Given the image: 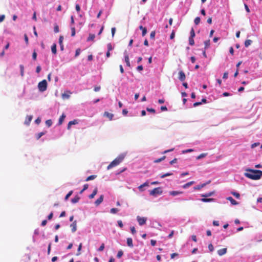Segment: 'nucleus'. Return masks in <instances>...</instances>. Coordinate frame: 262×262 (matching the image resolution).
<instances>
[{
  "mask_svg": "<svg viewBox=\"0 0 262 262\" xmlns=\"http://www.w3.org/2000/svg\"><path fill=\"white\" fill-rule=\"evenodd\" d=\"M249 172L245 173V176L252 180H257L262 176V171L259 170H248Z\"/></svg>",
  "mask_w": 262,
  "mask_h": 262,
  "instance_id": "1",
  "label": "nucleus"
},
{
  "mask_svg": "<svg viewBox=\"0 0 262 262\" xmlns=\"http://www.w3.org/2000/svg\"><path fill=\"white\" fill-rule=\"evenodd\" d=\"M125 155L121 154L115 158L107 166V169H110L119 165L124 159Z\"/></svg>",
  "mask_w": 262,
  "mask_h": 262,
  "instance_id": "2",
  "label": "nucleus"
},
{
  "mask_svg": "<svg viewBox=\"0 0 262 262\" xmlns=\"http://www.w3.org/2000/svg\"><path fill=\"white\" fill-rule=\"evenodd\" d=\"M38 88L40 92H44L47 88V82L46 80L44 79L39 82L38 84Z\"/></svg>",
  "mask_w": 262,
  "mask_h": 262,
  "instance_id": "3",
  "label": "nucleus"
},
{
  "mask_svg": "<svg viewBox=\"0 0 262 262\" xmlns=\"http://www.w3.org/2000/svg\"><path fill=\"white\" fill-rule=\"evenodd\" d=\"M163 191L161 187H157L150 191L149 194L152 196H156L157 195H160L162 193Z\"/></svg>",
  "mask_w": 262,
  "mask_h": 262,
  "instance_id": "4",
  "label": "nucleus"
},
{
  "mask_svg": "<svg viewBox=\"0 0 262 262\" xmlns=\"http://www.w3.org/2000/svg\"><path fill=\"white\" fill-rule=\"evenodd\" d=\"M138 222L140 226H142L146 223L147 218L145 217H140L138 216L137 217Z\"/></svg>",
  "mask_w": 262,
  "mask_h": 262,
  "instance_id": "5",
  "label": "nucleus"
},
{
  "mask_svg": "<svg viewBox=\"0 0 262 262\" xmlns=\"http://www.w3.org/2000/svg\"><path fill=\"white\" fill-rule=\"evenodd\" d=\"M185 78H186V76H185L184 72L182 70L179 71V79L181 81H183L185 80Z\"/></svg>",
  "mask_w": 262,
  "mask_h": 262,
  "instance_id": "6",
  "label": "nucleus"
},
{
  "mask_svg": "<svg viewBox=\"0 0 262 262\" xmlns=\"http://www.w3.org/2000/svg\"><path fill=\"white\" fill-rule=\"evenodd\" d=\"M103 195H101L100 196L95 202V205L97 206H99L103 202Z\"/></svg>",
  "mask_w": 262,
  "mask_h": 262,
  "instance_id": "7",
  "label": "nucleus"
},
{
  "mask_svg": "<svg viewBox=\"0 0 262 262\" xmlns=\"http://www.w3.org/2000/svg\"><path fill=\"white\" fill-rule=\"evenodd\" d=\"M70 227L71 228L72 232H75L77 230V221H74L73 222V223L70 225Z\"/></svg>",
  "mask_w": 262,
  "mask_h": 262,
  "instance_id": "8",
  "label": "nucleus"
},
{
  "mask_svg": "<svg viewBox=\"0 0 262 262\" xmlns=\"http://www.w3.org/2000/svg\"><path fill=\"white\" fill-rule=\"evenodd\" d=\"M78 121L77 120H73L69 122L67 126L68 129H70L72 125H75L78 124Z\"/></svg>",
  "mask_w": 262,
  "mask_h": 262,
  "instance_id": "9",
  "label": "nucleus"
},
{
  "mask_svg": "<svg viewBox=\"0 0 262 262\" xmlns=\"http://www.w3.org/2000/svg\"><path fill=\"white\" fill-rule=\"evenodd\" d=\"M227 248H223L217 251V253L220 256H222L227 253Z\"/></svg>",
  "mask_w": 262,
  "mask_h": 262,
  "instance_id": "10",
  "label": "nucleus"
},
{
  "mask_svg": "<svg viewBox=\"0 0 262 262\" xmlns=\"http://www.w3.org/2000/svg\"><path fill=\"white\" fill-rule=\"evenodd\" d=\"M63 36H60L59 38V43L60 45V49L61 51L63 50L64 47L63 45Z\"/></svg>",
  "mask_w": 262,
  "mask_h": 262,
  "instance_id": "11",
  "label": "nucleus"
},
{
  "mask_svg": "<svg viewBox=\"0 0 262 262\" xmlns=\"http://www.w3.org/2000/svg\"><path fill=\"white\" fill-rule=\"evenodd\" d=\"M32 119V116H27L26 120L25 121V124L29 125L30 124V122L31 121Z\"/></svg>",
  "mask_w": 262,
  "mask_h": 262,
  "instance_id": "12",
  "label": "nucleus"
},
{
  "mask_svg": "<svg viewBox=\"0 0 262 262\" xmlns=\"http://www.w3.org/2000/svg\"><path fill=\"white\" fill-rule=\"evenodd\" d=\"M127 245L128 247L132 248L133 247V240L130 237H128L127 238Z\"/></svg>",
  "mask_w": 262,
  "mask_h": 262,
  "instance_id": "13",
  "label": "nucleus"
},
{
  "mask_svg": "<svg viewBox=\"0 0 262 262\" xmlns=\"http://www.w3.org/2000/svg\"><path fill=\"white\" fill-rule=\"evenodd\" d=\"M183 193L182 191H171L169 192V194L171 195L172 196H176L180 194H182Z\"/></svg>",
  "mask_w": 262,
  "mask_h": 262,
  "instance_id": "14",
  "label": "nucleus"
},
{
  "mask_svg": "<svg viewBox=\"0 0 262 262\" xmlns=\"http://www.w3.org/2000/svg\"><path fill=\"white\" fill-rule=\"evenodd\" d=\"M104 116L108 117L110 120H112L114 117V115L113 114L107 112H104Z\"/></svg>",
  "mask_w": 262,
  "mask_h": 262,
  "instance_id": "15",
  "label": "nucleus"
},
{
  "mask_svg": "<svg viewBox=\"0 0 262 262\" xmlns=\"http://www.w3.org/2000/svg\"><path fill=\"white\" fill-rule=\"evenodd\" d=\"M227 199L229 200L232 205H235L238 204V203L235 200H234L231 196L228 197Z\"/></svg>",
  "mask_w": 262,
  "mask_h": 262,
  "instance_id": "16",
  "label": "nucleus"
},
{
  "mask_svg": "<svg viewBox=\"0 0 262 262\" xmlns=\"http://www.w3.org/2000/svg\"><path fill=\"white\" fill-rule=\"evenodd\" d=\"M66 118V115L63 114L59 118L58 120V125H60L62 124L63 121L64 120V118Z\"/></svg>",
  "mask_w": 262,
  "mask_h": 262,
  "instance_id": "17",
  "label": "nucleus"
},
{
  "mask_svg": "<svg viewBox=\"0 0 262 262\" xmlns=\"http://www.w3.org/2000/svg\"><path fill=\"white\" fill-rule=\"evenodd\" d=\"M97 188H95L94 189V190H93V192H92V194H91L89 198L90 199H93L94 198V196L96 195L97 193Z\"/></svg>",
  "mask_w": 262,
  "mask_h": 262,
  "instance_id": "18",
  "label": "nucleus"
},
{
  "mask_svg": "<svg viewBox=\"0 0 262 262\" xmlns=\"http://www.w3.org/2000/svg\"><path fill=\"white\" fill-rule=\"evenodd\" d=\"M95 38V35L94 34L90 33L88 38H87V41H93Z\"/></svg>",
  "mask_w": 262,
  "mask_h": 262,
  "instance_id": "19",
  "label": "nucleus"
},
{
  "mask_svg": "<svg viewBox=\"0 0 262 262\" xmlns=\"http://www.w3.org/2000/svg\"><path fill=\"white\" fill-rule=\"evenodd\" d=\"M139 29L142 30V36H144V35H145V34L147 33V29H146V28H145V27H143L142 26H140L139 27Z\"/></svg>",
  "mask_w": 262,
  "mask_h": 262,
  "instance_id": "20",
  "label": "nucleus"
},
{
  "mask_svg": "<svg viewBox=\"0 0 262 262\" xmlns=\"http://www.w3.org/2000/svg\"><path fill=\"white\" fill-rule=\"evenodd\" d=\"M124 58H125V62H126L127 66H128V67H130V62H129V59L128 55L127 54L125 55Z\"/></svg>",
  "mask_w": 262,
  "mask_h": 262,
  "instance_id": "21",
  "label": "nucleus"
},
{
  "mask_svg": "<svg viewBox=\"0 0 262 262\" xmlns=\"http://www.w3.org/2000/svg\"><path fill=\"white\" fill-rule=\"evenodd\" d=\"M214 191H211V192H208V193H206L205 194H201V196H202L203 198H207V197L212 195L214 194Z\"/></svg>",
  "mask_w": 262,
  "mask_h": 262,
  "instance_id": "22",
  "label": "nucleus"
},
{
  "mask_svg": "<svg viewBox=\"0 0 262 262\" xmlns=\"http://www.w3.org/2000/svg\"><path fill=\"white\" fill-rule=\"evenodd\" d=\"M194 183V181L189 182L188 183H186L184 185H183L182 187L183 188H184V189L187 188L188 187H189V186H190L191 185H192Z\"/></svg>",
  "mask_w": 262,
  "mask_h": 262,
  "instance_id": "23",
  "label": "nucleus"
},
{
  "mask_svg": "<svg viewBox=\"0 0 262 262\" xmlns=\"http://www.w3.org/2000/svg\"><path fill=\"white\" fill-rule=\"evenodd\" d=\"M201 200V201H202L203 202H210L213 201L214 200V199H212V198L207 199L206 198H202Z\"/></svg>",
  "mask_w": 262,
  "mask_h": 262,
  "instance_id": "24",
  "label": "nucleus"
},
{
  "mask_svg": "<svg viewBox=\"0 0 262 262\" xmlns=\"http://www.w3.org/2000/svg\"><path fill=\"white\" fill-rule=\"evenodd\" d=\"M51 51H52V52L55 54H56V52H57V50H56V45L55 43H54L52 47H51Z\"/></svg>",
  "mask_w": 262,
  "mask_h": 262,
  "instance_id": "25",
  "label": "nucleus"
},
{
  "mask_svg": "<svg viewBox=\"0 0 262 262\" xmlns=\"http://www.w3.org/2000/svg\"><path fill=\"white\" fill-rule=\"evenodd\" d=\"M210 40H207L204 41V45H205V50L208 48L210 46Z\"/></svg>",
  "mask_w": 262,
  "mask_h": 262,
  "instance_id": "26",
  "label": "nucleus"
},
{
  "mask_svg": "<svg viewBox=\"0 0 262 262\" xmlns=\"http://www.w3.org/2000/svg\"><path fill=\"white\" fill-rule=\"evenodd\" d=\"M79 199L80 198L78 196H76L71 200V202L73 203H76L79 201Z\"/></svg>",
  "mask_w": 262,
  "mask_h": 262,
  "instance_id": "27",
  "label": "nucleus"
},
{
  "mask_svg": "<svg viewBox=\"0 0 262 262\" xmlns=\"http://www.w3.org/2000/svg\"><path fill=\"white\" fill-rule=\"evenodd\" d=\"M96 177H97L96 175H91V176L88 177L86 179L85 181H90V180H93L95 179Z\"/></svg>",
  "mask_w": 262,
  "mask_h": 262,
  "instance_id": "28",
  "label": "nucleus"
},
{
  "mask_svg": "<svg viewBox=\"0 0 262 262\" xmlns=\"http://www.w3.org/2000/svg\"><path fill=\"white\" fill-rule=\"evenodd\" d=\"M207 155V153H202V154H200V155H199L196 157V159L197 160L201 159H202L203 158L205 157Z\"/></svg>",
  "mask_w": 262,
  "mask_h": 262,
  "instance_id": "29",
  "label": "nucleus"
},
{
  "mask_svg": "<svg viewBox=\"0 0 262 262\" xmlns=\"http://www.w3.org/2000/svg\"><path fill=\"white\" fill-rule=\"evenodd\" d=\"M252 40L247 39L245 41V46L246 47H249L252 43Z\"/></svg>",
  "mask_w": 262,
  "mask_h": 262,
  "instance_id": "30",
  "label": "nucleus"
},
{
  "mask_svg": "<svg viewBox=\"0 0 262 262\" xmlns=\"http://www.w3.org/2000/svg\"><path fill=\"white\" fill-rule=\"evenodd\" d=\"M46 134V132H40L38 134H37L36 136V138L37 140H38L40 139V138L44 135Z\"/></svg>",
  "mask_w": 262,
  "mask_h": 262,
  "instance_id": "31",
  "label": "nucleus"
},
{
  "mask_svg": "<svg viewBox=\"0 0 262 262\" xmlns=\"http://www.w3.org/2000/svg\"><path fill=\"white\" fill-rule=\"evenodd\" d=\"M46 124L47 125V126H48V127H50L52 124V120H51V119L47 120L46 121Z\"/></svg>",
  "mask_w": 262,
  "mask_h": 262,
  "instance_id": "32",
  "label": "nucleus"
},
{
  "mask_svg": "<svg viewBox=\"0 0 262 262\" xmlns=\"http://www.w3.org/2000/svg\"><path fill=\"white\" fill-rule=\"evenodd\" d=\"M166 157L165 156H163L162 157L159 158L156 160H155V163H159L164 160L165 159Z\"/></svg>",
  "mask_w": 262,
  "mask_h": 262,
  "instance_id": "33",
  "label": "nucleus"
},
{
  "mask_svg": "<svg viewBox=\"0 0 262 262\" xmlns=\"http://www.w3.org/2000/svg\"><path fill=\"white\" fill-rule=\"evenodd\" d=\"M189 43L191 46H193L194 45V41L193 38L190 37H189Z\"/></svg>",
  "mask_w": 262,
  "mask_h": 262,
  "instance_id": "34",
  "label": "nucleus"
},
{
  "mask_svg": "<svg viewBox=\"0 0 262 262\" xmlns=\"http://www.w3.org/2000/svg\"><path fill=\"white\" fill-rule=\"evenodd\" d=\"M19 68L20 69V75L23 77V76H24V67L23 65H20Z\"/></svg>",
  "mask_w": 262,
  "mask_h": 262,
  "instance_id": "35",
  "label": "nucleus"
},
{
  "mask_svg": "<svg viewBox=\"0 0 262 262\" xmlns=\"http://www.w3.org/2000/svg\"><path fill=\"white\" fill-rule=\"evenodd\" d=\"M118 211H119V210L118 209L115 208H113L111 209L110 212L112 213H113V214H115Z\"/></svg>",
  "mask_w": 262,
  "mask_h": 262,
  "instance_id": "36",
  "label": "nucleus"
},
{
  "mask_svg": "<svg viewBox=\"0 0 262 262\" xmlns=\"http://www.w3.org/2000/svg\"><path fill=\"white\" fill-rule=\"evenodd\" d=\"M72 193H73V191L72 190L68 192V193L66 195L65 198H64L65 200H67L69 199V198L72 194Z\"/></svg>",
  "mask_w": 262,
  "mask_h": 262,
  "instance_id": "37",
  "label": "nucleus"
},
{
  "mask_svg": "<svg viewBox=\"0 0 262 262\" xmlns=\"http://www.w3.org/2000/svg\"><path fill=\"white\" fill-rule=\"evenodd\" d=\"M200 18L199 17H196L194 20V23L196 25H198L200 23Z\"/></svg>",
  "mask_w": 262,
  "mask_h": 262,
  "instance_id": "38",
  "label": "nucleus"
},
{
  "mask_svg": "<svg viewBox=\"0 0 262 262\" xmlns=\"http://www.w3.org/2000/svg\"><path fill=\"white\" fill-rule=\"evenodd\" d=\"M54 31L55 33H58L59 32V27L56 24L54 25Z\"/></svg>",
  "mask_w": 262,
  "mask_h": 262,
  "instance_id": "39",
  "label": "nucleus"
},
{
  "mask_svg": "<svg viewBox=\"0 0 262 262\" xmlns=\"http://www.w3.org/2000/svg\"><path fill=\"white\" fill-rule=\"evenodd\" d=\"M190 37H192V38H194V36H195V32H194V30L193 28L191 29V31H190Z\"/></svg>",
  "mask_w": 262,
  "mask_h": 262,
  "instance_id": "40",
  "label": "nucleus"
},
{
  "mask_svg": "<svg viewBox=\"0 0 262 262\" xmlns=\"http://www.w3.org/2000/svg\"><path fill=\"white\" fill-rule=\"evenodd\" d=\"M148 186V183L147 182H145L143 184L141 185L140 186H139V189L141 190L143 187L144 186Z\"/></svg>",
  "mask_w": 262,
  "mask_h": 262,
  "instance_id": "41",
  "label": "nucleus"
},
{
  "mask_svg": "<svg viewBox=\"0 0 262 262\" xmlns=\"http://www.w3.org/2000/svg\"><path fill=\"white\" fill-rule=\"evenodd\" d=\"M232 194L236 198L239 199L240 197V194L236 192H232Z\"/></svg>",
  "mask_w": 262,
  "mask_h": 262,
  "instance_id": "42",
  "label": "nucleus"
},
{
  "mask_svg": "<svg viewBox=\"0 0 262 262\" xmlns=\"http://www.w3.org/2000/svg\"><path fill=\"white\" fill-rule=\"evenodd\" d=\"M80 52H81L80 49H79V48L77 49L76 50L75 57H77L78 56H79V55L80 53Z\"/></svg>",
  "mask_w": 262,
  "mask_h": 262,
  "instance_id": "43",
  "label": "nucleus"
},
{
  "mask_svg": "<svg viewBox=\"0 0 262 262\" xmlns=\"http://www.w3.org/2000/svg\"><path fill=\"white\" fill-rule=\"evenodd\" d=\"M205 185H206L205 184H203L201 185H198V186H195L194 188L195 189L199 190V189H201L202 188H203V187H204L205 186Z\"/></svg>",
  "mask_w": 262,
  "mask_h": 262,
  "instance_id": "44",
  "label": "nucleus"
},
{
  "mask_svg": "<svg viewBox=\"0 0 262 262\" xmlns=\"http://www.w3.org/2000/svg\"><path fill=\"white\" fill-rule=\"evenodd\" d=\"M123 254V252L122 250H120L118 251V253H117V257L118 258H120Z\"/></svg>",
  "mask_w": 262,
  "mask_h": 262,
  "instance_id": "45",
  "label": "nucleus"
},
{
  "mask_svg": "<svg viewBox=\"0 0 262 262\" xmlns=\"http://www.w3.org/2000/svg\"><path fill=\"white\" fill-rule=\"evenodd\" d=\"M172 174V173H169V172H168V173H166L164 174H162V176H161V178H164L166 177H167V176H171Z\"/></svg>",
  "mask_w": 262,
  "mask_h": 262,
  "instance_id": "46",
  "label": "nucleus"
},
{
  "mask_svg": "<svg viewBox=\"0 0 262 262\" xmlns=\"http://www.w3.org/2000/svg\"><path fill=\"white\" fill-rule=\"evenodd\" d=\"M71 31H72L71 36H74L75 35V34H76V31H75V27H72L71 28Z\"/></svg>",
  "mask_w": 262,
  "mask_h": 262,
  "instance_id": "47",
  "label": "nucleus"
},
{
  "mask_svg": "<svg viewBox=\"0 0 262 262\" xmlns=\"http://www.w3.org/2000/svg\"><path fill=\"white\" fill-rule=\"evenodd\" d=\"M81 248H82V244L80 243L78 248V253L76 254L77 255H80V251L81 250Z\"/></svg>",
  "mask_w": 262,
  "mask_h": 262,
  "instance_id": "48",
  "label": "nucleus"
},
{
  "mask_svg": "<svg viewBox=\"0 0 262 262\" xmlns=\"http://www.w3.org/2000/svg\"><path fill=\"white\" fill-rule=\"evenodd\" d=\"M208 249L210 252H212L214 250V247L212 244H210L208 245Z\"/></svg>",
  "mask_w": 262,
  "mask_h": 262,
  "instance_id": "49",
  "label": "nucleus"
},
{
  "mask_svg": "<svg viewBox=\"0 0 262 262\" xmlns=\"http://www.w3.org/2000/svg\"><path fill=\"white\" fill-rule=\"evenodd\" d=\"M130 231L133 234H135L136 233V229L134 226L130 227Z\"/></svg>",
  "mask_w": 262,
  "mask_h": 262,
  "instance_id": "50",
  "label": "nucleus"
},
{
  "mask_svg": "<svg viewBox=\"0 0 262 262\" xmlns=\"http://www.w3.org/2000/svg\"><path fill=\"white\" fill-rule=\"evenodd\" d=\"M155 34H156V32L155 31H152L151 33H150V38L151 39H154L155 38Z\"/></svg>",
  "mask_w": 262,
  "mask_h": 262,
  "instance_id": "51",
  "label": "nucleus"
},
{
  "mask_svg": "<svg viewBox=\"0 0 262 262\" xmlns=\"http://www.w3.org/2000/svg\"><path fill=\"white\" fill-rule=\"evenodd\" d=\"M146 110L149 112H150V113H155L156 111H155V110L152 108H146Z\"/></svg>",
  "mask_w": 262,
  "mask_h": 262,
  "instance_id": "52",
  "label": "nucleus"
},
{
  "mask_svg": "<svg viewBox=\"0 0 262 262\" xmlns=\"http://www.w3.org/2000/svg\"><path fill=\"white\" fill-rule=\"evenodd\" d=\"M104 249V244L102 243L98 249V251H102Z\"/></svg>",
  "mask_w": 262,
  "mask_h": 262,
  "instance_id": "53",
  "label": "nucleus"
},
{
  "mask_svg": "<svg viewBox=\"0 0 262 262\" xmlns=\"http://www.w3.org/2000/svg\"><path fill=\"white\" fill-rule=\"evenodd\" d=\"M117 223H118V226L120 227V228H122L123 226V224L122 223V221L121 220H119L117 221Z\"/></svg>",
  "mask_w": 262,
  "mask_h": 262,
  "instance_id": "54",
  "label": "nucleus"
},
{
  "mask_svg": "<svg viewBox=\"0 0 262 262\" xmlns=\"http://www.w3.org/2000/svg\"><path fill=\"white\" fill-rule=\"evenodd\" d=\"M107 47L108 51H111V50H112L113 48H112L111 43H108L107 45Z\"/></svg>",
  "mask_w": 262,
  "mask_h": 262,
  "instance_id": "55",
  "label": "nucleus"
},
{
  "mask_svg": "<svg viewBox=\"0 0 262 262\" xmlns=\"http://www.w3.org/2000/svg\"><path fill=\"white\" fill-rule=\"evenodd\" d=\"M37 57V54L35 51H34L32 54V58L34 60H36Z\"/></svg>",
  "mask_w": 262,
  "mask_h": 262,
  "instance_id": "56",
  "label": "nucleus"
},
{
  "mask_svg": "<svg viewBox=\"0 0 262 262\" xmlns=\"http://www.w3.org/2000/svg\"><path fill=\"white\" fill-rule=\"evenodd\" d=\"M24 37H25V42H26V44L28 45L29 43V39H28V37L27 35L26 34H25Z\"/></svg>",
  "mask_w": 262,
  "mask_h": 262,
  "instance_id": "57",
  "label": "nucleus"
},
{
  "mask_svg": "<svg viewBox=\"0 0 262 262\" xmlns=\"http://www.w3.org/2000/svg\"><path fill=\"white\" fill-rule=\"evenodd\" d=\"M174 36H175V33H174V31H172L171 34H170V38L171 39H172L174 37Z\"/></svg>",
  "mask_w": 262,
  "mask_h": 262,
  "instance_id": "58",
  "label": "nucleus"
},
{
  "mask_svg": "<svg viewBox=\"0 0 262 262\" xmlns=\"http://www.w3.org/2000/svg\"><path fill=\"white\" fill-rule=\"evenodd\" d=\"M111 31H112V36L114 37L115 32H116V28L114 27L112 28L111 29Z\"/></svg>",
  "mask_w": 262,
  "mask_h": 262,
  "instance_id": "59",
  "label": "nucleus"
},
{
  "mask_svg": "<svg viewBox=\"0 0 262 262\" xmlns=\"http://www.w3.org/2000/svg\"><path fill=\"white\" fill-rule=\"evenodd\" d=\"M177 158H174V159H173L172 160H171L170 162V164L172 165V164H173L174 163H177Z\"/></svg>",
  "mask_w": 262,
  "mask_h": 262,
  "instance_id": "60",
  "label": "nucleus"
},
{
  "mask_svg": "<svg viewBox=\"0 0 262 262\" xmlns=\"http://www.w3.org/2000/svg\"><path fill=\"white\" fill-rule=\"evenodd\" d=\"M143 66L142 65L139 66L137 68V70L139 71H142V70H143Z\"/></svg>",
  "mask_w": 262,
  "mask_h": 262,
  "instance_id": "61",
  "label": "nucleus"
},
{
  "mask_svg": "<svg viewBox=\"0 0 262 262\" xmlns=\"http://www.w3.org/2000/svg\"><path fill=\"white\" fill-rule=\"evenodd\" d=\"M150 243H151V245L152 246H155L156 244V241L155 240H154V239H151L150 241Z\"/></svg>",
  "mask_w": 262,
  "mask_h": 262,
  "instance_id": "62",
  "label": "nucleus"
},
{
  "mask_svg": "<svg viewBox=\"0 0 262 262\" xmlns=\"http://www.w3.org/2000/svg\"><path fill=\"white\" fill-rule=\"evenodd\" d=\"M213 225L215 226H219V221H214L213 222Z\"/></svg>",
  "mask_w": 262,
  "mask_h": 262,
  "instance_id": "63",
  "label": "nucleus"
},
{
  "mask_svg": "<svg viewBox=\"0 0 262 262\" xmlns=\"http://www.w3.org/2000/svg\"><path fill=\"white\" fill-rule=\"evenodd\" d=\"M35 123L37 124H39L40 122H41V119L39 118H37L35 121Z\"/></svg>",
  "mask_w": 262,
  "mask_h": 262,
  "instance_id": "64",
  "label": "nucleus"
}]
</instances>
